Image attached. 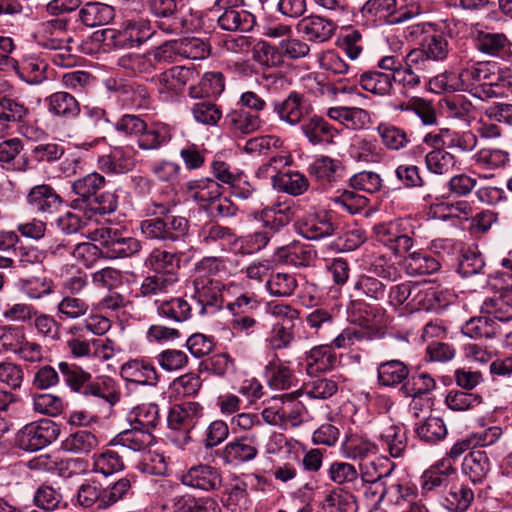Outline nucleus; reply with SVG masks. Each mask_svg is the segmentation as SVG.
Returning <instances> with one entry per match:
<instances>
[{
	"instance_id": "49",
	"label": "nucleus",
	"mask_w": 512,
	"mask_h": 512,
	"mask_svg": "<svg viewBox=\"0 0 512 512\" xmlns=\"http://www.w3.org/2000/svg\"><path fill=\"white\" fill-rule=\"evenodd\" d=\"M272 235L266 230L255 231L247 236L234 240L233 246L236 254L251 255L263 250L270 242Z\"/></svg>"
},
{
	"instance_id": "51",
	"label": "nucleus",
	"mask_w": 512,
	"mask_h": 512,
	"mask_svg": "<svg viewBox=\"0 0 512 512\" xmlns=\"http://www.w3.org/2000/svg\"><path fill=\"white\" fill-rule=\"evenodd\" d=\"M58 370L65 384L76 393L82 391L84 384L92 378L89 372L75 363L59 362Z\"/></svg>"
},
{
	"instance_id": "52",
	"label": "nucleus",
	"mask_w": 512,
	"mask_h": 512,
	"mask_svg": "<svg viewBox=\"0 0 512 512\" xmlns=\"http://www.w3.org/2000/svg\"><path fill=\"white\" fill-rule=\"evenodd\" d=\"M79 393L86 397L103 399L110 404H114L119 400V394L115 389L113 380L110 378H102L95 381L89 380V382L84 384L83 390Z\"/></svg>"
},
{
	"instance_id": "25",
	"label": "nucleus",
	"mask_w": 512,
	"mask_h": 512,
	"mask_svg": "<svg viewBox=\"0 0 512 512\" xmlns=\"http://www.w3.org/2000/svg\"><path fill=\"white\" fill-rule=\"evenodd\" d=\"M203 407L198 402L187 401L175 405L168 414V425L171 429L178 430L193 427L196 421L202 417Z\"/></svg>"
},
{
	"instance_id": "61",
	"label": "nucleus",
	"mask_w": 512,
	"mask_h": 512,
	"mask_svg": "<svg viewBox=\"0 0 512 512\" xmlns=\"http://www.w3.org/2000/svg\"><path fill=\"white\" fill-rule=\"evenodd\" d=\"M327 473L329 479L335 484H352L353 486L359 484L360 475L353 464L335 461L331 463Z\"/></svg>"
},
{
	"instance_id": "23",
	"label": "nucleus",
	"mask_w": 512,
	"mask_h": 512,
	"mask_svg": "<svg viewBox=\"0 0 512 512\" xmlns=\"http://www.w3.org/2000/svg\"><path fill=\"white\" fill-rule=\"evenodd\" d=\"M126 429L118 433L111 441V446H119L131 450L133 452H141L149 448L155 441L152 432H147L134 425H130Z\"/></svg>"
},
{
	"instance_id": "26",
	"label": "nucleus",
	"mask_w": 512,
	"mask_h": 512,
	"mask_svg": "<svg viewBox=\"0 0 512 512\" xmlns=\"http://www.w3.org/2000/svg\"><path fill=\"white\" fill-rule=\"evenodd\" d=\"M144 264L154 273L179 277L180 256L172 251L154 248L145 259Z\"/></svg>"
},
{
	"instance_id": "22",
	"label": "nucleus",
	"mask_w": 512,
	"mask_h": 512,
	"mask_svg": "<svg viewBox=\"0 0 512 512\" xmlns=\"http://www.w3.org/2000/svg\"><path fill=\"white\" fill-rule=\"evenodd\" d=\"M47 110L55 117L72 120L80 115L78 100L66 91H57L45 98Z\"/></svg>"
},
{
	"instance_id": "50",
	"label": "nucleus",
	"mask_w": 512,
	"mask_h": 512,
	"mask_svg": "<svg viewBox=\"0 0 512 512\" xmlns=\"http://www.w3.org/2000/svg\"><path fill=\"white\" fill-rule=\"evenodd\" d=\"M279 257L285 263L295 267H307L313 262L315 251L307 245L294 243L290 246L279 248Z\"/></svg>"
},
{
	"instance_id": "11",
	"label": "nucleus",
	"mask_w": 512,
	"mask_h": 512,
	"mask_svg": "<svg viewBox=\"0 0 512 512\" xmlns=\"http://www.w3.org/2000/svg\"><path fill=\"white\" fill-rule=\"evenodd\" d=\"M311 109V105L305 96L296 91L290 92L284 100L273 103V112L280 121L290 126L301 123Z\"/></svg>"
},
{
	"instance_id": "62",
	"label": "nucleus",
	"mask_w": 512,
	"mask_h": 512,
	"mask_svg": "<svg viewBox=\"0 0 512 512\" xmlns=\"http://www.w3.org/2000/svg\"><path fill=\"white\" fill-rule=\"evenodd\" d=\"M29 113L25 104L7 96L0 98V120L9 126L10 122H21Z\"/></svg>"
},
{
	"instance_id": "21",
	"label": "nucleus",
	"mask_w": 512,
	"mask_h": 512,
	"mask_svg": "<svg viewBox=\"0 0 512 512\" xmlns=\"http://www.w3.org/2000/svg\"><path fill=\"white\" fill-rule=\"evenodd\" d=\"M105 86L111 92L110 97H114L126 107L141 106L142 100L147 98V90L141 85L109 79Z\"/></svg>"
},
{
	"instance_id": "6",
	"label": "nucleus",
	"mask_w": 512,
	"mask_h": 512,
	"mask_svg": "<svg viewBox=\"0 0 512 512\" xmlns=\"http://www.w3.org/2000/svg\"><path fill=\"white\" fill-rule=\"evenodd\" d=\"M489 78L487 65L477 63L461 69L458 74L450 73L435 77L433 84L444 90H479L483 81Z\"/></svg>"
},
{
	"instance_id": "56",
	"label": "nucleus",
	"mask_w": 512,
	"mask_h": 512,
	"mask_svg": "<svg viewBox=\"0 0 512 512\" xmlns=\"http://www.w3.org/2000/svg\"><path fill=\"white\" fill-rule=\"evenodd\" d=\"M442 108L447 117L468 121L476 113L474 105L462 95H454L444 99Z\"/></svg>"
},
{
	"instance_id": "58",
	"label": "nucleus",
	"mask_w": 512,
	"mask_h": 512,
	"mask_svg": "<svg viewBox=\"0 0 512 512\" xmlns=\"http://www.w3.org/2000/svg\"><path fill=\"white\" fill-rule=\"evenodd\" d=\"M281 400L283 429H286L288 426L298 427L301 425L306 413L305 406L300 401L295 400L292 394H285L281 397Z\"/></svg>"
},
{
	"instance_id": "16",
	"label": "nucleus",
	"mask_w": 512,
	"mask_h": 512,
	"mask_svg": "<svg viewBox=\"0 0 512 512\" xmlns=\"http://www.w3.org/2000/svg\"><path fill=\"white\" fill-rule=\"evenodd\" d=\"M436 292L433 289H423L418 283L404 282L394 285L388 293V302L393 307H399L410 299L412 307L420 305L428 296L435 297Z\"/></svg>"
},
{
	"instance_id": "45",
	"label": "nucleus",
	"mask_w": 512,
	"mask_h": 512,
	"mask_svg": "<svg viewBox=\"0 0 512 512\" xmlns=\"http://www.w3.org/2000/svg\"><path fill=\"white\" fill-rule=\"evenodd\" d=\"M472 160L478 168L491 171L505 168L510 162V154L499 148H482L473 155Z\"/></svg>"
},
{
	"instance_id": "33",
	"label": "nucleus",
	"mask_w": 512,
	"mask_h": 512,
	"mask_svg": "<svg viewBox=\"0 0 512 512\" xmlns=\"http://www.w3.org/2000/svg\"><path fill=\"white\" fill-rule=\"evenodd\" d=\"M171 128L162 123H156L146 128L137 138V145L142 150H158L172 139Z\"/></svg>"
},
{
	"instance_id": "44",
	"label": "nucleus",
	"mask_w": 512,
	"mask_h": 512,
	"mask_svg": "<svg viewBox=\"0 0 512 512\" xmlns=\"http://www.w3.org/2000/svg\"><path fill=\"white\" fill-rule=\"evenodd\" d=\"M380 442L392 457L398 458L403 456L407 448V433L401 426L390 425L380 433Z\"/></svg>"
},
{
	"instance_id": "55",
	"label": "nucleus",
	"mask_w": 512,
	"mask_h": 512,
	"mask_svg": "<svg viewBox=\"0 0 512 512\" xmlns=\"http://www.w3.org/2000/svg\"><path fill=\"white\" fill-rule=\"evenodd\" d=\"M66 345L75 358L90 357L93 351L92 339L86 338L84 328L72 325L67 330Z\"/></svg>"
},
{
	"instance_id": "36",
	"label": "nucleus",
	"mask_w": 512,
	"mask_h": 512,
	"mask_svg": "<svg viewBox=\"0 0 512 512\" xmlns=\"http://www.w3.org/2000/svg\"><path fill=\"white\" fill-rule=\"evenodd\" d=\"M157 314L164 319L176 323L185 322L192 315V306L182 297H174L169 300L156 301Z\"/></svg>"
},
{
	"instance_id": "35",
	"label": "nucleus",
	"mask_w": 512,
	"mask_h": 512,
	"mask_svg": "<svg viewBox=\"0 0 512 512\" xmlns=\"http://www.w3.org/2000/svg\"><path fill=\"white\" fill-rule=\"evenodd\" d=\"M18 288L30 300H40L55 290L53 280L45 275L29 276L18 281Z\"/></svg>"
},
{
	"instance_id": "8",
	"label": "nucleus",
	"mask_w": 512,
	"mask_h": 512,
	"mask_svg": "<svg viewBox=\"0 0 512 512\" xmlns=\"http://www.w3.org/2000/svg\"><path fill=\"white\" fill-rule=\"evenodd\" d=\"M239 2L240 0H217L216 4L223 9L217 20L221 29L231 32H249L253 29L255 16L240 7Z\"/></svg>"
},
{
	"instance_id": "2",
	"label": "nucleus",
	"mask_w": 512,
	"mask_h": 512,
	"mask_svg": "<svg viewBox=\"0 0 512 512\" xmlns=\"http://www.w3.org/2000/svg\"><path fill=\"white\" fill-rule=\"evenodd\" d=\"M154 31L150 21L143 18L123 20L118 28L103 30L104 41L116 49L138 47L146 42Z\"/></svg>"
},
{
	"instance_id": "7",
	"label": "nucleus",
	"mask_w": 512,
	"mask_h": 512,
	"mask_svg": "<svg viewBox=\"0 0 512 512\" xmlns=\"http://www.w3.org/2000/svg\"><path fill=\"white\" fill-rule=\"evenodd\" d=\"M411 37H423L421 47L430 60H444L450 51V45L446 35L438 29L437 25L430 22L417 23L408 28Z\"/></svg>"
},
{
	"instance_id": "4",
	"label": "nucleus",
	"mask_w": 512,
	"mask_h": 512,
	"mask_svg": "<svg viewBox=\"0 0 512 512\" xmlns=\"http://www.w3.org/2000/svg\"><path fill=\"white\" fill-rule=\"evenodd\" d=\"M60 434V425L44 418L23 426L16 435L18 447L27 452H35L54 442Z\"/></svg>"
},
{
	"instance_id": "48",
	"label": "nucleus",
	"mask_w": 512,
	"mask_h": 512,
	"mask_svg": "<svg viewBox=\"0 0 512 512\" xmlns=\"http://www.w3.org/2000/svg\"><path fill=\"white\" fill-rule=\"evenodd\" d=\"M272 180L275 187L293 196L303 194L309 187L308 179L300 172L273 175Z\"/></svg>"
},
{
	"instance_id": "1",
	"label": "nucleus",
	"mask_w": 512,
	"mask_h": 512,
	"mask_svg": "<svg viewBox=\"0 0 512 512\" xmlns=\"http://www.w3.org/2000/svg\"><path fill=\"white\" fill-rule=\"evenodd\" d=\"M106 179L97 172L89 173L72 182L71 190L75 198L70 207L83 211L89 217L95 214L106 215L116 211L118 197L113 192H102Z\"/></svg>"
},
{
	"instance_id": "5",
	"label": "nucleus",
	"mask_w": 512,
	"mask_h": 512,
	"mask_svg": "<svg viewBox=\"0 0 512 512\" xmlns=\"http://www.w3.org/2000/svg\"><path fill=\"white\" fill-rule=\"evenodd\" d=\"M233 284L226 285L215 278H194L192 299L196 302L200 315L213 314L224 305V292Z\"/></svg>"
},
{
	"instance_id": "64",
	"label": "nucleus",
	"mask_w": 512,
	"mask_h": 512,
	"mask_svg": "<svg viewBox=\"0 0 512 512\" xmlns=\"http://www.w3.org/2000/svg\"><path fill=\"white\" fill-rule=\"evenodd\" d=\"M328 512H357L356 498L353 494L331 491L322 504Z\"/></svg>"
},
{
	"instance_id": "19",
	"label": "nucleus",
	"mask_w": 512,
	"mask_h": 512,
	"mask_svg": "<svg viewBox=\"0 0 512 512\" xmlns=\"http://www.w3.org/2000/svg\"><path fill=\"white\" fill-rule=\"evenodd\" d=\"M179 55L177 40L165 41L161 45L151 49L146 55H135L131 58L132 69L146 71L152 64L171 63Z\"/></svg>"
},
{
	"instance_id": "34",
	"label": "nucleus",
	"mask_w": 512,
	"mask_h": 512,
	"mask_svg": "<svg viewBox=\"0 0 512 512\" xmlns=\"http://www.w3.org/2000/svg\"><path fill=\"white\" fill-rule=\"evenodd\" d=\"M475 45L484 54L500 57L509 50L510 41L504 33L477 31Z\"/></svg>"
},
{
	"instance_id": "46",
	"label": "nucleus",
	"mask_w": 512,
	"mask_h": 512,
	"mask_svg": "<svg viewBox=\"0 0 512 512\" xmlns=\"http://www.w3.org/2000/svg\"><path fill=\"white\" fill-rule=\"evenodd\" d=\"M474 500V492L464 484H451L444 496L443 505L453 512L466 511Z\"/></svg>"
},
{
	"instance_id": "29",
	"label": "nucleus",
	"mask_w": 512,
	"mask_h": 512,
	"mask_svg": "<svg viewBox=\"0 0 512 512\" xmlns=\"http://www.w3.org/2000/svg\"><path fill=\"white\" fill-rule=\"evenodd\" d=\"M491 470V462L484 450H471L462 463V472L474 484L481 483Z\"/></svg>"
},
{
	"instance_id": "3",
	"label": "nucleus",
	"mask_w": 512,
	"mask_h": 512,
	"mask_svg": "<svg viewBox=\"0 0 512 512\" xmlns=\"http://www.w3.org/2000/svg\"><path fill=\"white\" fill-rule=\"evenodd\" d=\"M92 241L99 242L104 249V257L109 259L128 258L142 249L140 240L125 235L116 227H101L90 233Z\"/></svg>"
},
{
	"instance_id": "9",
	"label": "nucleus",
	"mask_w": 512,
	"mask_h": 512,
	"mask_svg": "<svg viewBox=\"0 0 512 512\" xmlns=\"http://www.w3.org/2000/svg\"><path fill=\"white\" fill-rule=\"evenodd\" d=\"M339 21L340 19L310 15L298 21L296 31L305 41L324 43L333 37Z\"/></svg>"
},
{
	"instance_id": "39",
	"label": "nucleus",
	"mask_w": 512,
	"mask_h": 512,
	"mask_svg": "<svg viewBox=\"0 0 512 512\" xmlns=\"http://www.w3.org/2000/svg\"><path fill=\"white\" fill-rule=\"evenodd\" d=\"M178 281V276H165L163 274L153 273L142 280L139 295L150 298L169 293L174 289Z\"/></svg>"
},
{
	"instance_id": "14",
	"label": "nucleus",
	"mask_w": 512,
	"mask_h": 512,
	"mask_svg": "<svg viewBox=\"0 0 512 512\" xmlns=\"http://www.w3.org/2000/svg\"><path fill=\"white\" fill-rule=\"evenodd\" d=\"M457 472L449 459H443L432 465L422 474L421 488L424 492H431L438 488H446L456 479Z\"/></svg>"
},
{
	"instance_id": "38",
	"label": "nucleus",
	"mask_w": 512,
	"mask_h": 512,
	"mask_svg": "<svg viewBox=\"0 0 512 512\" xmlns=\"http://www.w3.org/2000/svg\"><path fill=\"white\" fill-rule=\"evenodd\" d=\"M409 375L408 366L400 360L381 362L377 367L378 383L384 387H395Z\"/></svg>"
},
{
	"instance_id": "24",
	"label": "nucleus",
	"mask_w": 512,
	"mask_h": 512,
	"mask_svg": "<svg viewBox=\"0 0 512 512\" xmlns=\"http://www.w3.org/2000/svg\"><path fill=\"white\" fill-rule=\"evenodd\" d=\"M345 167L338 159L329 156L316 158L308 167V173L321 183L338 182L344 174Z\"/></svg>"
},
{
	"instance_id": "30",
	"label": "nucleus",
	"mask_w": 512,
	"mask_h": 512,
	"mask_svg": "<svg viewBox=\"0 0 512 512\" xmlns=\"http://www.w3.org/2000/svg\"><path fill=\"white\" fill-rule=\"evenodd\" d=\"M77 504L92 512L107 509L105 489L96 482H85L77 491Z\"/></svg>"
},
{
	"instance_id": "32",
	"label": "nucleus",
	"mask_w": 512,
	"mask_h": 512,
	"mask_svg": "<svg viewBox=\"0 0 512 512\" xmlns=\"http://www.w3.org/2000/svg\"><path fill=\"white\" fill-rule=\"evenodd\" d=\"M225 124L236 136L247 135L261 128L262 121L257 114L245 110H233L225 117Z\"/></svg>"
},
{
	"instance_id": "31",
	"label": "nucleus",
	"mask_w": 512,
	"mask_h": 512,
	"mask_svg": "<svg viewBox=\"0 0 512 512\" xmlns=\"http://www.w3.org/2000/svg\"><path fill=\"white\" fill-rule=\"evenodd\" d=\"M99 445L97 436L88 430H78L69 434L61 443V449L67 453L86 456Z\"/></svg>"
},
{
	"instance_id": "15",
	"label": "nucleus",
	"mask_w": 512,
	"mask_h": 512,
	"mask_svg": "<svg viewBox=\"0 0 512 512\" xmlns=\"http://www.w3.org/2000/svg\"><path fill=\"white\" fill-rule=\"evenodd\" d=\"M181 482L193 488L211 491L220 488L222 477L218 469L206 464L191 467L181 476Z\"/></svg>"
},
{
	"instance_id": "12",
	"label": "nucleus",
	"mask_w": 512,
	"mask_h": 512,
	"mask_svg": "<svg viewBox=\"0 0 512 512\" xmlns=\"http://www.w3.org/2000/svg\"><path fill=\"white\" fill-rule=\"evenodd\" d=\"M254 217L273 236L292 221L294 210L287 203L277 202L256 212Z\"/></svg>"
},
{
	"instance_id": "54",
	"label": "nucleus",
	"mask_w": 512,
	"mask_h": 512,
	"mask_svg": "<svg viewBox=\"0 0 512 512\" xmlns=\"http://www.w3.org/2000/svg\"><path fill=\"white\" fill-rule=\"evenodd\" d=\"M265 373L269 385L274 389H287L292 385V371L280 363L276 354L265 366Z\"/></svg>"
},
{
	"instance_id": "59",
	"label": "nucleus",
	"mask_w": 512,
	"mask_h": 512,
	"mask_svg": "<svg viewBox=\"0 0 512 512\" xmlns=\"http://www.w3.org/2000/svg\"><path fill=\"white\" fill-rule=\"evenodd\" d=\"M425 162L427 169L430 172L443 175L450 173L454 169L456 165V158L452 153L444 149L437 148L426 155Z\"/></svg>"
},
{
	"instance_id": "27",
	"label": "nucleus",
	"mask_w": 512,
	"mask_h": 512,
	"mask_svg": "<svg viewBox=\"0 0 512 512\" xmlns=\"http://www.w3.org/2000/svg\"><path fill=\"white\" fill-rule=\"evenodd\" d=\"M79 21L90 28L108 24L115 17V9L106 3H85L78 13Z\"/></svg>"
},
{
	"instance_id": "63",
	"label": "nucleus",
	"mask_w": 512,
	"mask_h": 512,
	"mask_svg": "<svg viewBox=\"0 0 512 512\" xmlns=\"http://www.w3.org/2000/svg\"><path fill=\"white\" fill-rule=\"evenodd\" d=\"M297 285L296 277L293 274L282 272L272 274L266 282L270 294L279 297L292 295Z\"/></svg>"
},
{
	"instance_id": "53",
	"label": "nucleus",
	"mask_w": 512,
	"mask_h": 512,
	"mask_svg": "<svg viewBox=\"0 0 512 512\" xmlns=\"http://www.w3.org/2000/svg\"><path fill=\"white\" fill-rule=\"evenodd\" d=\"M130 425L152 432L160 422L159 408L156 404L138 406L129 416Z\"/></svg>"
},
{
	"instance_id": "40",
	"label": "nucleus",
	"mask_w": 512,
	"mask_h": 512,
	"mask_svg": "<svg viewBox=\"0 0 512 512\" xmlns=\"http://www.w3.org/2000/svg\"><path fill=\"white\" fill-rule=\"evenodd\" d=\"M338 230V225L330 217L324 215H313L301 226V233L310 240H319L332 236Z\"/></svg>"
},
{
	"instance_id": "17",
	"label": "nucleus",
	"mask_w": 512,
	"mask_h": 512,
	"mask_svg": "<svg viewBox=\"0 0 512 512\" xmlns=\"http://www.w3.org/2000/svg\"><path fill=\"white\" fill-rule=\"evenodd\" d=\"M27 202L33 210L40 214H53L63 204L61 196L48 184L32 187L27 195Z\"/></svg>"
},
{
	"instance_id": "57",
	"label": "nucleus",
	"mask_w": 512,
	"mask_h": 512,
	"mask_svg": "<svg viewBox=\"0 0 512 512\" xmlns=\"http://www.w3.org/2000/svg\"><path fill=\"white\" fill-rule=\"evenodd\" d=\"M377 132L383 145L389 150L403 149L410 142L408 134L403 129L391 124L380 123Z\"/></svg>"
},
{
	"instance_id": "13",
	"label": "nucleus",
	"mask_w": 512,
	"mask_h": 512,
	"mask_svg": "<svg viewBox=\"0 0 512 512\" xmlns=\"http://www.w3.org/2000/svg\"><path fill=\"white\" fill-rule=\"evenodd\" d=\"M185 192L190 199L207 210L221 196L222 186L213 178L203 177L186 182Z\"/></svg>"
},
{
	"instance_id": "41",
	"label": "nucleus",
	"mask_w": 512,
	"mask_h": 512,
	"mask_svg": "<svg viewBox=\"0 0 512 512\" xmlns=\"http://www.w3.org/2000/svg\"><path fill=\"white\" fill-rule=\"evenodd\" d=\"M337 361V356L331 346H316L309 351L306 370L309 374L326 372L331 370Z\"/></svg>"
},
{
	"instance_id": "10",
	"label": "nucleus",
	"mask_w": 512,
	"mask_h": 512,
	"mask_svg": "<svg viewBox=\"0 0 512 512\" xmlns=\"http://www.w3.org/2000/svg\"><path fill=\"white\" fill-rule=\"evenodd\" d=\"M258 453L259 440L257 435L252 433L228 442L222 450L221 457L226 464L237 466L252 461Z\"/></svg>"
},
{
	"instance_id": "20",
	"label": "nucleus",
	"mask_w": 512,
	"mask_h": 512,
	"mask_svg": "<svg viewBox=\"0 0 512 512\" xmlns=\"http://www.w3.org/2000/svg\"><path fill=\"white\" fill-rule=\"evenodd\" d=\"M301 131L312 145L333 144L334 138L339 134L334 126L318 115L307 118L301 124Z\"/></svg>"
},
{
	"instance_id": "60",
	"label": "nucleus",
	"mask_w": 512,
	"mask_h": 512,
	"mask_svg": "<svg viewBox=\"0 0 512 512\" xmlns=\"http://www.w3.org/2000/svg\"><path fill=\"white\" fill-rule=\"evenodd\" d=\"M193 118L203 125H216L222 118L221 108L211 100H201L190 107Z\"/></svg>"
},
{
	"instance_id": "43",
	"label": "nucleus",
	"mask_w": 512,
	"mask_h": 512,
	"mask_svg": "<svg viewBox=\"0 0 512 512\" xmlns=\"http://www.w3.org/2000/svg\"><path fill=\"white\" fill-rule=\"evenodd\" d=\"M404 263L407 273L412 276L429 275L440 269L439 260L422 251L409 253Z\"/></svg>"
},
{
	"instance_id": "42",
	"label": "nucleus",
	"mask_w": 512,
	"mask_h": 512,
	"mask_svg": "<svg viewBox=\"0 0 512 512\" xmlns=\"http://www.w3.org/2000/svg\"><path fill=\"white\" fill-rule=\"evenodd\" d=\"M462 333L473 339L493 338L501 334L500 325L491 317L481 316L468 320L462 327Z\"/></svg>"
},
{
	"instance_id": "28",
	"label": "nucleus",
	"mask_w": 512,
	"mask_h": 512,
	"mask_svg": "<svg viewBox=\"0 0 512 512\" xmlns=\"http://www.w3.org/2000/svg\"><path fill=\"white\" fill-rule=\"evenodd\" d=\"M392 470L391 467L386 473H377L375 477H368V472H361L359 484L355 485L354 489L365 500L378 504L382 501L386 492V485L382 482V479L388 477Z\"/></svg>"
},
{
	"instance_id": "47",
	"label": "nucleus",
	"mask_w": 512,
	"mask_h": 512,
	"mask_svg": "<svg viewBox=\"0 0 512 512\" xmlns=\"http://www.w3.org/2000/svg\"><path fill=\"white\" fill-rule=\"evenodd\" d=\"M414 431L421 441L431 445L442 441L447 435V427L439 417L426 418L415 425Z\"/></svg>"
},
{
	"instance_id": "18",
	"label": "nucleus",
	"mask_w": 512,
	"mask_h": 512,
	"mask_svg": "<svg viewBox=\"0 0 512 512\" xmlns=\"http://www.w3.org/2000/svg\"><path fill=\"white\" fill-rule=\"evenodd\" d=\"M122 378L140 385L156 386L159 377L155 366L146 359H132L120 369Z\"/></svg>"
},
{
	"instance_id": "37",
	"label": "nucleus",
	"mask_w": 512,
	"mask_h": 512,
	"mask_svg": "<svg viewBox=\"0 0 512 512\" xmlns=\"http://www.w3.org/2000/svg\"><path fill=\"white\" fill-rule=\"evenodd\" d=\"M358 83L363 90L377 96H388L393 91L391 74L378 70H369L361 73Z\"/></svg>"
}]
</instances>
